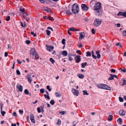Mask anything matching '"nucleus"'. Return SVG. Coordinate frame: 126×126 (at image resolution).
<instances>
[{
	"mask_svg": "<svg viewBox=\"0 0 126 126\" xmlns=\"http://www.w3.org/2000/svg\"><path fill=\"white\" fill-rule=\"evenodd\" d=\"M101 7V3L99 2H96L94 6L93 9L95 11L94 13L96 15L99 16L101 15L102 13L100 10Z\"/></svg>",
	"mask_w": 126,
	"mask_h": 126,
	"instance_id": "1",
	"label": "nucleus"
},
{
	"mask_svg": "<svg viewBox=\"0 0 126 126\" xmlns=\"http://www.w3.org/2000/svg\"><path fill=\"white\" fill-rule=\"evenodd\" d=\"M72 11V13L74 14L78 13L79 10V6L77 3H75L73 5Z\"/></svg>",
	"mask_w": 126,
	"mask_h": 126,
	"instance_id": "2",
	"label": "nucleus"
},
{
	"mask_svg": "<svg viewBox=\"0 0 126 126\" xmlns=\"http://www.w3.org/2000/svg\"><path fill=\"white\" fill-rule=\"evenodd\" d=\"M97 87L99 88L102 89L110 90L111 89V88L107 85L104 84H101L98 85Z\"/></svg>",
	"mask_w": 126,
	"mask_h": 126,
	"instance_id": "3",
	"label": "nucleus"
},
{
	"mask_svg": "<svg viewBox=\"0 0 126 126\" xmlns=\"http://www.w3.org/2000/svg\"><path fill=\"white\" fill-rule=\"evenodd\" d=\"M32 54L33 58L35 60L38 59L39 58L38 55L34 48H32Z\"/></svg>",
	"mask_w": 126,
	"mask_h": 126,
	"instance_id": "4",
	"label": "nucleus"
},
{
	"mask_svg": "<svg viewBox=\"0 0 126 126\" xmlns=\"http://www.w3.org/2000/svg\"><path fill=\"white\" fill-rule=\"evenodd\" d=\"M102 20L98 18H96L94 21V25L95 27L98 26L101 24Z\"/></svg>",
	"mask_w": 126,
	"mask_h": 126,
	"instance_id": "5",
	"label": "nucleus"
},
{
	"mask_svg": "<svg viewBox=\"0 0 126 126\" xmlns=\"http://www.w3.org/2000/svg\"><path fill=\"white\" fill-rule=\"evenodd\" d=\"M47 47V50L49 52H51L53 50L54 47L53 46L50 45L48 46L47 45H46Z\"/></svg>",
	"mask_w": 126,
	"mask_h": 126,
	"instance_id": "6",
	"label": "nucleus"
},
{
	"mask_svg": "<svg viewBox=\"0 0 126 126\" xmlns=\"http://www.w3.org/2000/svg\"><path fill=\"white\" fill-rule=\"evenodd\" d=\"M72 91L74 95L76 96L78 95L79 93L78 90L73 88L72 89Z\"/></svg>",
	"mask_w": 126,
	"mask_h": 126,
	"instance_id": "7",
	"label": "nucleus"
},
{
	"mask_svg": "<svg viewBox=\"0 0 126 126\" xmlns=\"http://www.w3.org/2000/svg\"><path fill=\"white\" fill-rule=\"evenodd\" d=\"M117 16H123L125 17H126V12H123L120 11L117 14Z\"/></svg>",
	"mask_w": 126,
	"mask_h": 126,
	"instance_id": "8",
	"label": "nucleus"
},
{
	"mask_svg": "<svg viewBox=\"0 0 126 126\" xmlns=\"http://www.w3.org/2000/svg\"><path fill=\"white\" fill-rule=\"evenodd\" d=\"M81 56L79 55H77L75 58V60L77 63H79L81 61Z\"/></svg>",
	"mask_w": 126,
	"mask_h": 126,
	"instance_id": "9",
	"label": "nucleus"
},
{
	"mask_svg": "<svg viewBox=\"0 0 126 126\" xmlns=\"http://www.w3.org/2000/svg\"><path fill=\"white\" fill-rule=\"evenodd\" d=\"M82 10L85 11H87L88 9V7L85 4H82L81 5Z\"/></svg>",
	"mask_w": 126,
	"mask_h": 126,
	"instance_id": "10",
	"label": "nucleus"
},
{
	"mask_svg": "<svg viewBox=\"0 0 126 126\" xmlns=\"http://www.w3.org/2000/svg\"><path fill=\"white\" fill-rule=\"evenodd\" d=\"M79 34H80V37L79 38V40H81L84 37L85 33L84 32H80Z\"/></svg>",
	"mask_w": 126,
	"mask_h": 126,
	"instance_id": "11",
	"label": "nucleus"
},
{
	"mask_svg": "<svg viewBox=\"0 0 126 126\" xmlns=\"http://www.w3.org/2000/svg\"><path fill=\"white\" fill-rule=\"evenodd\" d=\"M17 88L18 89L19 91L21 92L23 91V87L20 84H18L17 86Z\"/></svg>",
	"mask_w": 126,
	"mask_h": 126,
	"instance_id": "12",
	"label": "nucleus"
},
{
	"mask_svg": "<svg viewBox=\"0 0 126 126\" xmlns=\"http://www.w3.org/2000/svg\"><path fill=\"white\" fill-rule=\"evenodd\" d=\"M96 2L94 0H92L91 1L90 5V6L94 8V6L95 5V4H96Z\"/></svg>",
	"mask_w": 126,
	"mask_h": 126,
	"instance_id": "13",
	"label": "nucleus"
},
{
	"mask_svg": "<svg viewBox=\"0 0 126 126\" xmlns=\"http://www.w3.org/2000/svg\"><path fill=\"white\" fill-rule=\"evenodd\" d=\"M20 11L23 13V17L24 18H25L26 14L25 12V9L24 8L23 9H20Z\"/></svg>",
	"mask_w": 126,
	"mask_h": 126,
	"instance_id": "14",
	"label": "nucleus"
},
{
	"mask_svg": "<svg viewBox=\"0 0 126 126\" xmlns=\"http://www.w3.org/2000/svg\"><path fill=\"white\" fill-rule=\"evenodd\" d=\"M125 113L126 112L125 110L123 109H122L120 110L119 113L121 115H125Z\"/></svg>",
	"mask_w": 126,
	"mask_h": 126,
	"instance_id": "15",
	"label": "nucleus"
},
{
	"mask_svg": "<svg viewBox=\"0 0 126 126\" xmlns=\"http://www.w3.org/2000/svg\"><path fill=\"white\" fill-rule=\"evenodd\" d=\"M31 73L27 75V79L30 82H31L32 81V79H31Z\"/></svg>",
	"mask_w": 126,
	"mask_h": 126,
	"instance_id": "16",
	"label": "nucleus"
},
{
	"mask_svg": "<svg viewBox=\"0 0 126 126\" xmlns=\"http://www.w3.org/2000/svg\"><path fill=\"white\" fill-rule=\"evenodd\" d=\"M96 54L97 55V58L98 59L100 58L101 57V55L99 54V51L98 50L96 51Z\"/></svg>",
	"mask_w": 126,
	"mask_h": 126,
	"instance_id": "17",
	"label": "nucleus"
},
{
	"mask_svg": "<svg viewBox=\"0 0 126 126\" xmlns=\"http://www.w3.org/2000/svg\"><path fill=\"white\" fill-rule=\"evenodd\" d=\"M113 116L111 115H109L108 118V120L109 121H111L113 120Z\"/></svg>",
	"mask_w": 126,
	"mask_h": 126,
	"instance_id": "18",
	"label": "nucleus"
},
{
	"mask_svg": "<svg viewBox=\"0 0 126 126\" xmlns=\"http://www.w3.org/2000/svg\"><path fill=\"white\" fill-rule=\"evenodd\" d=\"M69 29H70V30L71 31H76L79 30L76 29L74 27L70 28Z\"/></svg>",
	"mask_w": 126,
	"mask_h": 126,
	"instance_id": "19",
	"label": "nucleus"
},
{
	"mask_svg": "<svg viewBox=\"0 0 126 126\" xmlns=\"http://www.w3.org/2000/svg\"><path fill=\"white\" fill-rule=\"evenodd\" d=\"M55 95L57 97H60L61 96V95L60 92H56L55 93Z\"/></svg>",
	"mask_w": 126,
	"mask_h": 126,
	"instance_id": "20",
	"label": "nucleus"
},
{
	"mask_svg": "<svg viewBox=\"0 0 126 126\" xmlns=\"http://www.w3.org/2000/svg\"><path fill=\"white\" fill-rule=\"evenodd\" d=\"M62 54L63 56H66L67 55L68 53L66 51H64L62 52Z\"/></svg>",
	"mask_w": 126,
	"mask_h": 126,
	"instance_id": "21",
	"label": "nucleus"
},
{
	"mask_svg": "<svg viewBox=\"0 0 126 126\" xmlns=\"http://www.w3.org/2000/svg\"><path fill=\"white\" fill-rule=\"evenodd\" d=\"M77 76L81 79H83L84 77V76L83 74H79L78 75H77Z\"/></svg>",
	"mask_w": 126,
	"mask_h": 126,
	"instance_id": "22",
	"label": "nucleus"
},
{
	"mask_svg": "<svg viewBox=\"0 0 126 126\" xmlns=\"http://www.w3.org/2000/svg\"><path fill=\"white\" fill-rule=\"evenodd\" d=\"M110 75L111 76L110 77H109V78L108 79V80H112L114 79V78L113 75L110 74Z\"/></svg>",
	"mask_w": 126,
	"mask_h": 126,
	"instance_id": "23",
	"label": "nucleus"
},
{
	"mask_svg": "<svg viewBox=\"0 0 126 126\" xmlns=\"http://www.w3.org/2000/svg\"><path fill=\"white\" fill-rule=\"evenodd\" d=\"M87 63L86 62L84 63H82L81 64V67L82 68H85V66H86Z\"/></svg>",
	"mask_w": 126,
	"mask_h": 126,
	"instance_id": "24",
	"label": "nucleus"
},
{
	"mask_svg": "<svg viewBox=\"0 0 126 126\" xmlns=\"http://www.w3.org/2000/svg\"><path fill=\"white\" fill-rule=\"evenodd\" d=\"M87 57L90 56H91V53L90 52L88 51L86 52Z\"/></svg>",
	"mask_w": 126,
	"mask_h": 126,
	"instance_id": "25",
	"label": "nucleus"
},
{
	"mask_svg": "<svg viewBox=\"0 0 126 126\" xmlns=\"http://www.w3.org/2000/svg\"><path fill=\"white\" fill-rule=\"evenodd\" d=\"M48 20H50L51 21H54V19L53 18V17L51 16H49L48 17Z\"/></svg>",
	"mask_w": 126,
	"mask_h": 126,
	"instance_id": "26",
	"label": "nucleus"
},
{
	"mask_svg": "<svg viewBox=\"0 0 126 126\" xmlns=\"http://www.w3.org/2000/svg\"><path fill=\"white\" fill-rule=\"evenodd\" d=\"M115 45L117 46H119L120 47H123V46L121 44V43L119 42H118L117 43H116Z\"/></svg>",
	"mask_w": 126,
	"mask_h": 126,
	"instance_id": "27",
	"label": "nucleus"
},
{
	"mask_svg": "<svg viewBox=\"0 0 126 126\" xmlns=\"http://www.w3.org/2000/svg\"><path fill=\"white\" fill-rule=\"evenodd\" d=\"M61 120L60 119H58V121L56 123V124L58 125H60L61 124Z\"/></svg>",
	"mask_w": 126,
	"mask_h": 126,
	"instance_id": "28",
	"label": "nucleus"
},
{
	"mask_svg": "<svg viewBox=\"0 0 126 126\" xmlns=\"http://www.w3.org/2000/svg\"><path fill=\"white\" fill-rule=\"evenodd\" d=\"M21 25L23 27H25L26 26L25 23V22H24V23H23L22 22H20Z\"/></svg>",
	"mask_w": 126,
	"mask_h": 126,
	"instance_id": "29",
	"label": "nucleus"
},
{
	"mask_svg": "<svg viewBox=\"0 0 126 126\" xmlns=\"http://www.w3.org/2000/svg\"><path fill=\"white\" fill-rule=\"evenodd\" d=\"M83 95H88L89 94V93L87 92V91H86V90L83 91Z\"/></svg>",
	"mask_w": 126,
	"mask_h": 126,
	"instance_id": "30",
	"label": "nucleus"
},
{
	"mask_svg": "<svg viewBox=\"0 0 126 126\" xmlns=\"http://www.w3.org/2000/svg\"><path fill=\"white\" fill-rule=\"evenodd\" d=\"M50 61L52 64H53L55 62L54 60L52 58H50Z\"/></svg>",
	"mask_w": 126,
	"mask_h": 126,
	"instance_id": "31",
	"label": "nucleus"
},
{
	"mask_svg": "<svg viewBox=\"0 0 126 126\" xmlns=\"http://www.w3.org/2000/svg\"><path fill=\"white\" fill-rule=\"evenodd\" d=\"M46 33L47 35L49 36L50 34V31L47 30L46 31Z\"/></svg>",
	"mask_w": 126,
	"mask_h": 126,
	"instance_id": "32",
	"label": "nucleus"
},
{
	"mask_svg": "<svg viewBox=\"0 0 126 126\" xmlns=\"http://www.w3.org/2000/svg\"><path fill=\"white\" fill-rule=\"evenodd\" d=\"M25 93L27 95L28 94H29V92L28 90L27 89H26L24 90Z\"/></svg>",
	"mask_w": 126,
	"mask_h": 126,
	"instance_id": "33",
	"label": "nucleus"
},
{
	"mask_svg": "<svg viewBox=\"0 0 126 126\" xmlns=\"http://www.w3.org/2000/svg\"><path fill=\"white\" fill-rule=\"evenodd\" d=\"M50 103L51 105H53L55 104V101L53 100H51L50 102Z\"/></svg>",
	"mask_w": 126,
	"mask_h": 126,
	"instance_id": "34",
	"label": "nucleus"
},
{
	"mask_svg": "<svg viewBox=\"0 0 126 126\" xmlns=\"http://www.w3.org/2000/svg\"><path fill=\"white\" fill-rule=\"evenodd\" d=\"M40 91L41 93H43L44 92L45 90L44 89L42 88L40 89Z\"/></svg>",
	"mask_w": 126,
	"mask_h": 126,
	"instance_id": "35",
	"label": "nucleus"
},
{
	"mask_svg": "<svg viewBox=\"0 0 126 126\" xmlns=\"http://www.w3.org/2000/svg\"><path fill=\"white\" fill-rule=\"evenodd\" d=\"M48 95H46V94H45L44 95V96L46 98H47V99H49L50 98Z\"/></svg>",
	"mask_w": 126,
	"mask_h": 126,
	"instance_id": "36",
	"label": "nucleus"
},
{
	"mask_svg": "<svg viewBox=\"0 0 126 126\" xmlns=\"http://www.w3.org/2000/svg\"><path fill=\"white\" fill-rule=\"evenodd\" d=\"M119 99L120 101L121 102H123L124 101L123 98L120 96L119 97Z\"/></svg>",
	"mask_w": 126,
	"mask_h": 126,
	"instance_id": "37",
	"label": "nucleus"
},
{
	"mask_svg": "<svg viewBox=\"0 0 126 126\" xmlns=\"http://www.w3.org/2000/svg\"><path fill=\"white\" fill-rule=\"evenodd\" d=\"M66 14L68 15H70L72 14V13L70 11H67L66 12Z\"/></svg>",
	"mask_w": 126,
	"mask_h": 126,
	"instance_id": "38",
	"label": "nucleus"
},
{
	"mask_svg": "<svg viewBox=\"0 0 126 126\" xmlns=\"http://www.w3.org/2000/svg\"><path fill=\"white\" fill-rule=\"evenodd\" d=\"M65 40L64 39H63L62 41V43L63 45H64L65 44Z\"/></svg>",
	"mask_w": 126,
	"mask_h": 126,
	"instance_id": "39",
	"label": "nucleus"
},
{
	"mask_svg": "<svg viewBox=\"0 0 126 126\" xmlns=\"http://www.w3.org/2000/svg\"><path fill=\"white\" fill-rule=\"evenodd\" d=\"M47 89L49 91H51V89H50V87L49 85H47Z\"/></svg>",
	"mask_w": 126,
	"mask_h": 126,
	"instance_id": "40",
	"label": "nucleus"
},
{
	"mask_svg": "<svg viewBox=\"0 0 126 126\" xmlns=\"http://www.w3.org/2000/svg\"><path fill=\"white\" fill-rule=\"evenodd\" d=\"M1 111V113L2 114V115L3 116H4V114H5L6 112L4 111Z\"/></svg>",
	"mask_w": 126,
	"mask_h": 126,
	"instance_id": "41",
	"label": "nucleus"
},
{
	"mask_svg": "<svg viewBox=\"0 0 126 126\" xmlns=\"http://www.w3.org/2000/svg\"><path fill=\"white\" fill-rule=\"evenodd\" d=\"M16 72L17 75H20L21 74L20 72L18 70H16Z\"/></svg>",
	"mask_w": 126,
	"mask_h": 126,
	"instance_id": "42",
	"label": "nucleus"
},
{
	"mask_svg": "<svg viewBox=\"0 0 126 126\" xmlns=\"http://www.w3.org/2000/svg\"><path fill=\"white\" fill-rule=\"evenodd\" d=\"M123 35L124 36H126V30L123 31Z\"/></svg>",
	"mask_w": 126,
	"mask_h": 126,
	"instance_id": "43",
	"label": "nucleus"
},
{
	"mask_svg": "<svg viewBox=\"0 0 126 126\" xmlns=\"http://www.w3.org/2000/svg\"><path fill=\"white\" fill-rule=\"evenodd\" d=\"M26 43L28 44H29L31 43V41L30 40H27L25 41Z\"/></svg>",
	"mask_w": 126,
	"mask_h": 126,
	"instance_id": "44",
	"label": "nucleus"
},
{
	"mask_svg": "<svg viewBox=\"0 0 126 126\" xmlns=\"http://www.w3.org/2000/svg\"><path fill=\"white\" fill-rule=\"evenodd\" d=\"M123 84L122 85H126V80L125 79H124L123 81Z\"/></svg>",
	"mask_w": 126,
	"mask_h": 126,
	"instance_id": "45",
	"label": "nucleus"
},
{
	"mask_svg": "<svg viewBox=\"0 0 126 126\" xmlns=\"http://www.w3.org/2000/svg\"><path fill=\"white\" fill-rule=\"evenodd\" d=\"M118 120L119 121V122H120L119 124H122V119L121 118H119L118 119Z\"/></svg>",
	"mask_w": 126,
	"mask_h": 126,
	"instance_id": "46",
	"label": "nucleus"
},
{
	"mask_svg": "<svg viewBox=\"0 0 126 126\" xmlns=\"http://www.w3.org/2000/svg\"><path fill=\"white\" fill-rule=\"evenodd\" d=\"M91 32L93 34H94L95 33V30L94 28L92 29V30Z\"/></svg>",
	"mask_w": 126,
	"mask_h": 126,
	"instance_id": "47",
	"label": "nucleus"
},
{
	"mask_svg": "<svg viewBox=\"0 0 126 126\" xmlns=\"http://www.w3.org/2000/svg\"><path fill=\"white\" fill-rule=\"evenodd\" d=\"M10 19V17L9 16H7V18L6 20L7 21H8Z\"/></svg>",
	"mask_w": 126,
	"mask_h": 126,
	"instance_id": "48",
	"label": "nucleus"
},
{
	"mask_svg": "<svg viewBox=\"0 0 126 126\" xmlns=\"http://www.w3.org/2000/svg\"><path fill=\"white\" fill-rule=\"evenodd\" d=\"M120 69L122 72L125 73H126V69L125 68L124 69H122L121 68H120Z\"/></svg>",
	"mask_w": 126,
	"mask_h": 126,
	"instance_id": "49",
	"label": "nucleus"
},
{
	"mask_svg": "<svg viewBox=\"0 0 126 126\" xmlns=\"http://www.w3.org/2000/svg\"><path fill=\"white\" fill-rule=\"evenodd\" d=\"M37 110L38 111V112L39 113H40L41 112V110H40V107H38L37 108Z\"/></svg>",
	"mask_w": 126,
	"mask_h": 126,
	"instance_id": "50",
	"label": "nucleus"
},
{
	"mask_svg": "<svg viewBox=\"0 0 126 126\" xmlns=\"http://www.w3.org/2000/svg\"><path fill=\"white\" fill-rule=\"evenodd\" d=\"M60 113H61L62 115H64L65 114V111H61L60 112Z\"/></svg>",
	"mask_w": 126,
	"mask_h": 126,
	"instance_id": "51",
	"label": "nucleus"
},
{
	"mask_svg": "<svg viewBox=\"0 0 126 126\" xmlns=\"http://www.w3.org/2000/svg\"><path fill=\"white\" fill-rule=\"evenodd\" d=\"M111 71L112 72L114 73L115 72V70L114 69H112L111 70Z\"/></svg>",
	"mask_w": 126,
	"mask_h": 126,
	"instance_id": "52",
	"label": "nucleus"
},
{
	"mask_svg": "<svg viewBox=\"0 0 126 126\" xmlns=\"http://www.w3.org/2000/svg\"><path fill=\"white\" fill-rule=\"evenodd\" d=\"M47 28L48 29L51 30V31L52 32L53 31V29L50 27H48Z\"/></svg>",
	"mask_w": 126,
	"mask_h": 126,
	"instance_id": "53",
	"label": "nucleus"
},
{
	"mask_svg": "<svg viewBox=\"0 0 126 126\" xmlns=\"http://www.w3.org/2000/svg\"><path fill=\"white\" fill-rule=\"evenodd\" d=\"M76 52L79 53V55H81V53L80 50H78Z\"/></svg>",
	"mask_w": 126,
	"mask_h": 126,
	"instance_id": "54",
	"label": "nucleus"
},
{
	"mask_svg": "<svg viewBox=\"0 0 126 126\" xmlns=\"http://www.w3.org/2000/svg\"><path fill=\"white\" fill-rule=\"evenodd\" d=\"M33 35V36L34 37H35L36 36V33H34V32H32V35Z\"/></svg>",
	"mask_w": 126,
	"mask_h": 126,
	"instance_id": "55",
	"label": "nucleus"
},
{
	"mask_svg": "<svg viewBox=\"0 0 126 126\" xmlns=\"http://www.w3.org/2000/svg\"><path fill=\"white\" fill-rule=\"evenodd\" d=\"M73 58H72L71 57H70L68 59V60L69 61H72L73 60Z\"/></svg>",
	"mask_w": 126,
	"mask_h": 126,
	"instance_id": "56",
	"label": "nucleus"
},
{
	"mask_svg": "<svg viewBox=\"0 0 126 126\" xmlns=\"http://www.w3.org/2000/svg\"><path fill=\"white\" fill-rule=\"evenodd\" d=\"M19 112L21 113V114H22L23 113V110H19Z\"/></svg>",
	"mask_w": 126,
	"mask_h": 126,
	"instance_id": "57",
	"label": "nucleus"
},
{
	"mask_svg": "<svg viewBox=\"0 0 126 126\" xmlns=\"http://www.w3.org/2000/svg\"><path fill=\"white\" fill-rule=\"evenodd\" d=\"M17 61L18 62V63L19 64H21L22 63V62L20 61L18 59L17 60Z\"/></svg>",
	"mask_w": 126,
	"mask_h": 126,
	"instance_id": "58",
	"label": "nucleus"
},
{
	"mask_svg": "<svg viewBox=\"0 0 126 126\" xmlns=\"http://www.w3.org/2000/svg\"><path fill=\"white\" fill-rule=\"evenodd\" d=\"M8 55V53L7 52H5L4 53V56L5 57H6Z\"/></svg>",
	"mask_w": 126,
	"mask_h": 126,
	"instance_id": "59",
	"label": "nucleus"
},
{
	"mask_svg": "<svg viewBox=\"0 0 126 126\" xmlns=\"http://www.w3.org/2000/svg\"><path fill=\"white\" fill-rule=\"evenodd\" d=\"M92 57H93V58L96 59V58L97 57L96 56L94 55V54L92 55Z\"/></svg>",
	"mask_w": 126,
	"mask_h": 126,
	"instance_id": "60",
	"label": "nucleus"
},
{
	"mask_svg": "<svg viewBox=\"0 0 126 126\" xmlns=\"http://www.w3.org/2000/svg\"><path fill=\"white\" fill-rule=\"evenodd\" d=\"M113 78H114V77L115 78L117 79H118V77H117V76L116 75H113Z\"/></svg>",
	"mask_w": 126,
	"mask_h": 126,
	"instance_id": "61",
	"label": "nucleus"
},
{
	"mask_svg": "<svg viewBox=\"0 0 126 126\" xmlns=\"http://www.w3.org/2000/svg\"><path fill=\"white\" fill-rule=\"evenodd\" d=\"M39 1L42 3H44L45 2V1L44 0H40Z\"/></svg>",
	"mask_w": 126,
	"mask_h": 126,
	"instance_id": "62",
	"label": "nucleus"
},
{
	"mask_svg": "<svg viewBox=\"0 0 126 126\" xmlns=\"http://www.w3.org/2000/svg\"><path fill=\"white\" fill-rule=\"evenodd\" d=\"M70 29H69V30H68V32L69 34L71 35V33L70 32Z\"/></svg>",
	"mask_w": 126,
	"mask_h": 126,
	"instance_id": "63",
	"label": "nucleus"
},
{
	"mask_svg": "<svg viewBox=\"0 0 126 126\" xmlns=\"http://www.w3.org/2000/svg\"><path fill=\"white\" fill-rule=\"evenodd\" d=\"M44 18H45V19H48V17H47L46 16H43Z\"/></svg>",
	"mask_w": 126,
	"mask_h": 126,
	"instance_id": "64",
	"label": "nucleus"
}]
</instances>
